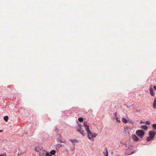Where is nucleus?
Returning <instances> with one entry per match:
<instances>
[{
    "instance_id": "f257e3e1",
    "label": "nucleus",
    "mask_w": 156,
    "mask_h": 156,
    "mask_svg": "<svg viewBox=\"0 0 156 156\" xmlns=\"http://www.w3.org/2000/svg\"><path fill=\"white\" fill-rule=\"evenodd\" d=\"M129 141H128L126 142L125 144V145L126 147L127 148L126 149V151L129 152H128V155H131L134 153L133 151L132 150V148H133V146L129 144Z\"/></svg>"
},
{
    "instance_id": "f03ea898",
    "label": "nucleus",
    "mask_w": 156,
    "mask_h": 156,
    "mask_svg": "<svg viewBox=\"0 0 156 156\" xmlns=\"http://www.w3.org/2000/svg\"><path fill=\"white\" fill-rule=\"evenodd\" d=\"M84 125L87 132L88 137L90 139H92V135L93 133L89 129V126L87 124L86 122L84 123Z\"/></svg>"
},
{
    "instance_id": "7ed1b4c3",
    "label": "nucleus",
    "mask_w": 156,
    "mask_h": 156,
    "mask_svg": "<svg viewBox=\"0 0 156 156\" xmlns=\"http://www.w3.org/2000/svg\"><path fill=\"white\" fill-rule=\"evenodd\" d=\"M136 134L138 136L141 138L144 135V131L142 130H137L136 132Z\"/></svg>"
},
{
    "instance_id": "20e7f679",
    "label": "nucleus",
    "mask_w": 156,
    "mask_h": 156,
    "mask_svg": "<svg viewBox=\"0 0 156 156\" xmlns=\"http://www.w3.org/2000/svg\"><path fill=\"white\" fill-rule=\"evenodd\" d=\"M156 133L155 132L154 130L150 131L149 132L150 136L152 138L155 136Z\"/></svg>"
},
{
    "instance_id": "39448f33",
    "label": "nucleus",
    "mask_w": 156,
    "mask_h": 156,
    "mask_svg": "<svg viewBox=\"0 0 156 156\" xmlns=\"http://www.w3.org/2000/svg\"><path fill=\"white\" fill-rule=\"evenodd\" d=\"M77 131H78L83 136H84V134L83 133L84 130H82L81 128L80 129L77 128Z\"/></svg>"
},
{
    "instance_id": "423d86ee",
    "label": "nucleus",
    "mask_w": 156,
    "mask_h": 156,
    "mask_svg": "<svg viewBox=\"0 0 156 156\" xmlns=\"http://www.w3.org/2000/svg\"><path fill=\"white\" fill-rule=\"evenodd\" d=\"M132 138L135 141H137L138 140V137L135 135H133L132 136Z\"/></svg>"
},
{
    "instance_id": "0eeeda50",
    "label": "nucleus",
    "mask_w": 156,
    "mask_h": 156,
    "mask_svg": "<svg viewBox=\"0 0 156 156\" xmlns=\"http://www.w3.org/2000/svg\"><path fill=\"white\" fill-rule=\"evenodd\" d=\"M150 92L152 96H154V93L153 90V89L152 88V87H150Z\"/></svg>"
},
{
    "instance_id": "6e6552de",
    "label": "nucleus",
    "mask_w": 156,
    "mask_h": 156,
    "mask_svg": "<svg viewBox=\"0 0 156 156\" xmlns=\"http://www.w3.org/2000/svg\"><path fill=\"white\" fill-rule=\"evenodd\" d=\"M70 141H71L74 145L75 144V143L78 142V140L76 139H71Z\"/></svg>"
},
{
    "instance_id": "1a4fd4ad",
    "label": "nucleus",
    "mask_w": 156,
    "mask_h": 156,
    "mask_svg": "<svg viewBox=\"0 0 156 156\" xmlns=\"http://www.w3.org/2000/svg\"><path fill=\"white\" fill-rule=\"evenodd\" d=\"M153 108L154 109L156 108V99L154 98L153 103Z\"/></svg>"
},
{
    "instance_id": "9d476101",
    "label": "nucleus",
    "mask_w": 156,
    "mask_h": 156,
    "mask_svg": "<svg viewBox=\"0 0 156 156\" xmlns=\"http://www.w3.org/2000/svg\"><path fill=\"white\" fill-rule=\"evenodd\" d=\"M141 127L142 129L145 130H147L148 128L147 126L145 125H142L141 126Z\"/></svg>"
},
{
    "instance_id": "9b49d317",
    "label": "nucleus",
    "mask_w": 156,
    "mask_h": 156,
    "mask_svg": "<svg viewBox=\"0 0 156 156\" xmlns=\"http://www.w3.org/2000/svg\"><path fill=\"white\" fill-rule=\"evenodd\" d=\"M56 153V151L55 150H52L50 152V154L51 155H55V153Z\"/></svg>"
},
{
    "instance_id": "f8f14e48",
    "label": "nucleus",
    "mask_w": 156,
    "mask_h": 156,
    "mask_svg": "<svg viewBox=\"0 0 156 156\" xmlns=\"http://www.w3.org/2000/svg\"><path fill=\"white\" fill-rule=\"evenodd\" d=\"M122 121L123 122L126 123L127 122V120L124 118H122Z\"/></svg>"
},
{
    "instance_id": "ddd939ff",
    "label": "nucleus",
    "mask_w": 156,
    "mask_h": 156,
    "mask_svg": "<svg viewBox=\"0 0 156 156\" xmlns=\"http://www.w3.org/2000/svg\"><path fill=\"white\" fill-rule=\"evenodd\" d=\"M8 116H5L4 117V119L5 122H7L8 120Z\"/></svg>"
},
{
    "instance_id": "4468645a",
    "label": "nucleus",
    "mask_w": 156,
    "mask_h": 156,
    "mask_svg": "<svg viewBox=\"0 0 156 156\" xmlns=\"http://www.w3.org/2000/svg\"><path fill=\"white\" fill-rule=\"evenodd\" d=\"M98 134L96 133H93L92 135V139L93 138L95 137Z\"/></svg>"
},
{
    "instance_id": "2eb2a0df",
    "label": "nucleus",
    "mask_w": 156,
    "mask_h": 156,
    "mask_svg": "<svg viewBox=\"0 0 156 156\" xmlns=\"http://www.w3.org/2000/svg\"><path fill=\"white\" fill-rule=\"evenodd\" d=\"M78 121L80 122H82L83 121V119L82 117H79L78 118Z\"/></svg>"
},
{
    "instance_id": "dca6fc26",
    "label": "nucleus",
    "mask_w": 156,
    "mask_h": 156,
    "mask_svg": "<svg viewBox=\"0 0 156 156\" xmlns=\"http://www.w3.org/2000/svg\"><path fill=\"white\" fill-rule=\"evenodd\" d=\"M152 139V138H151L150 136L148 137L147 138V140L148 141H149L150 140H151Z\"/></svg>"
},
{
    "instance_id": "f3484780",
    "label": "nucleus",
    "mask_w": 156,
    "mask_h": 156,
    "mask_svg": "<svg viewBox=\"0 0 156 156\" xmlns=\"http://www.w3.org/2000/svg\"><path fill=\"white\" fill-rule=\"evenodd\" d=\"M115 116H116V118H114V119H116V121L118 122H120V120H119L118 119V118L117 117V115H116Z\"/></svg>"
},
{
    "instance_id": "a211bd4d",
    "label": "nucleus",
    "mask_w": 156,
    "mask_h": 156,
    "mask_svg": "<svg viewBox=\"0 0 156 156\" xmlns=\"http://www.w3.org/2000/svg\"><path fill=\"white\" fill-rule=\"evenodd\" d=\"M152 127L154 129H156V124H154L153 125Z\"/></svg>"
},
{
    "instance_id": "6ab92c4d",
    "label": "nucleus",
    "mask_w": 156,
    "mask_h": 156,
    "mask_svg": "<svg viewBox=\"0 0 156 156\" xmlns=\"http://www.w3.org/2000/svg\"><path fill=\"white\" fill-rule=\"evenodd\" d=\"M146 124L147 125H149L150 124V121H146Z\"/></svg>"
},
{
    "instance_id": "aec40b11",
    "label": "nucleus",
    "mask_w": 156,
    "mask_h": 156,
    "mask_svg": "<svg viewBox=\"0 0 156 156\" xmlns=\"http://www.w3.org/2000/svg\"><path fill=\"white\" fill-rule=\"evenodd\" d=\"M6 154L5 153L0 154V156H6Z\"/></svg>"
},
{
    "instance_id": "412c9836",
    "label": "nucleus",
    "mask_w": 156,
    "mask_h": 156,
    "mask_svg": "<svg viewBox=\"0 0 156 156\" xmlns=\"http://www.w3.org/2000/svg\"><path fill=\"white\" fill-rule=\"evenodd\" d=\"M46 156H51V155L48 153H47L46 154Z\"/></svg>"
},
{
    "instance_id": "4be33fe9",
    "label": "nucleus",
    "mask_w": 156,
    "mask_h": 156,
    "mask_svg": "<svg viewBox=\"0 0 156 156\" xmlns=\"http://www.w3.org/2000/svg\"><path fill=\"white\" fill-rule=\"evenodd\" d=\"M106 154H105V156H108V150H107V149H106Z\"/></svg>"
},
{
    "instance_id": "5701e85b",
    "label": "nucleus",
    "mask_w": 156,
    "mask_h": 156,
    "mask_svg": "<svg viewBox=\"0 0 156 156\" xmlns=\"http://www.w3.org/2000/svg\"><path fill=\"white\" fill-rule=\"evenodd\" d=\"M132 106V105H131L129 106H127V107L128 108H130V107H131V106Z\"/></svg>"
},
{
    "instance_id": "b1692460",
    "label": "nucleus",
    "mask_w": 156,
    "mask_h": 156,
    "mask_svg": "<svg viewBox=\"0 0 156 156\" xmlns=\"http://www.w3.org/2000/svg\"><path fill=\"white\" fill-rule=\"evenodd\" d=\"M154 90H156V86H154Z\"/></svg>"
},
{
    "instance_id": "393cba45",
    "label": "nucleus",
    "mask_w": 156,
    "mask_h": 156,
    "mask_svg": "<svg viewBox=\"0 0 156 156\" xmlns=\"http://www.w3.org/2000/svg\"><path fill=\"white\" fill-rule=\"evenodd\" d=\"M111 154L112 155H113V152H112V151H111Z\"/></svg>"
},
{
    "instance_id": "a878e982",
    "label": "nucleus",
    "mask_w": 156,
    "mask_h": 156,
    "mask_svg": "<svg viewBox=\"0 0 156 156\" xmlns=\"http://www.w3.org/2000/svg\"><path fill=\"white\" fill-rule=\"evenodd\" d=\"M140 122V123H144L142 121H141Z\"/></svg>"
},
{
    "instance_id": "bb28decb",
    "label": "nucleus",
    "mask_w": 156,
    "mask_h": 156,
    "mask_svg": "<svg viewBox=\"0 0 156 156\" xmlns=\"http://www.w3.org/2000/svg\"><path fill=\"white\" fill-rule=\"evenodd\" d=\"M114 114L115 115H115H116V112L114 113Z\"/></svg>"
},
{
    "instance_id": "cd10ccee",
    "label": "nucleus",
    "mask_w": 156,
    "mask_h": 156,
    "mask_svg": "<svg viewBox=\"0 0 156 156\" xmlns=\"http://www.w3.org/2000/svg\"><path fill=\"white\" fill-rule=\"evenodd\" d=\"M103 153H104V155H105V152H103Z\"/></svg>"
},
{
    "instance_id": "c85d7f7f",
    "label": "nucleus",
    "mask_w": 156,
    "mask_h": 156,
    "mask_svg": "<svg viewBox=\"0 0 156 156\" xmlns=\"http://www.w3.org/2000/svg\"><path fill=\"white\" fill-rule=\"evenodd\" d=\"M18 155H20V153H18Z\"/></svg>"
},
{
    "instance_id": "c756f323",
    "label": "nucleus",
    "mask_w": 156,
    "mask_h": 156,
    "mask_svg": "<svg viewBox=\"0 0 156 156\" xmlns=\"http://www.w3.org/2000/svg\"><path fill=\"white\" fill-rule=\"evenodd\" d=\"M2 130H0V132H2Z\"/></svg>"
},
{
    "instance_id": "7c9ffc66",
    "label": "nucleus",
    "mask_w": 156,
    "mask_h": 156,
    "mask_svg": "<svg viewBox=\"0 0 156 156\" xmlns=\"http://www.w3.org/2000/svg\"><path fill=\"white\" fill-rule=\"evenodd\" d=\"M114 118H116V116H115V117H114Z\"/></svg>"
}]
</instances>
